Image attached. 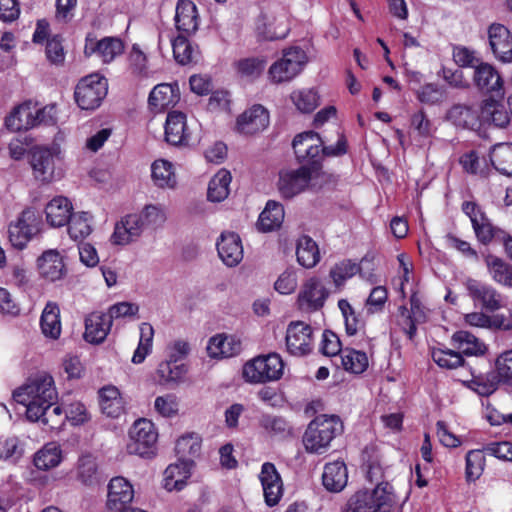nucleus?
<instances>
[{
	"label": "nucleus",
	"instance_id": "393cba45",
	"mask_svg": "<svg viewBox=\"0 0 512 512\" xmlns=\"http://www.w3.org/2000/svg\"><path fill=\"white\" fill-rule=\"evenodd\" d=\"M186 115L180 111L168 113L165 122V140L174 146L189 145L191 133L187 127Z\"/></svg>",
	"mask_w": 512,
	"mask_h": 512
},
{
	"label": "nucleus",
	"instance_id": "9b49d317",
	"mask_svg": "<svg viewBox=\"0 0 512 512\" xmlns=\"http://www.w3.org/2000/svg\"><path fill=\"white\" fill-rule=\"evenodd\" d=\"M462 211L470 218L476 238L480 243L487 245L493 240L501 242L505 237L507 232L494 226L476 202L464 201Z\"/></svg>",
	"mask_w": 512,
	"mask_h": 512
},
{
	"label": "nucleus",
	"instance_id": "a19ab883",
	"mask_svg": "<svg viewBox=\"0 0 512 512\" xmlns=\"http://www.w3.org/2000/svg\"><path fill=\"white\" fill-rule=\"evenodd\" d=\"M297 262L304 268H313L320 261L317 243L307 235L301 236L296 245Z\"/></svg>",
	"mask_w": 512,
	"mask_h": 512
},
{
	"label": "nucleus",
	"instance_id": "680f3d73",
	"mask_svg": "<svg viewBox=\"0 0 512 512\" xmlns=\"http://www.w3.org/2000/svg\"><path fill=\"white\" fill-rule=\"evenodd\" d=\"M358 272H360L359 264L347 259L335 264V266L331 268L330 277L333 279L335 285L339 287Z\"/></svg>",
	"mask_w": 512,
	"mask_h": 512
},
{
	"label": "nucleus",
	"instance_id": "bb28decb",
	"mask_svg": "<svg viewBox=\"0 0 512 512\" xmlns=\"http://www.w3.org/2000/svg\"><path fill=\"white\" fill-rule=\"evenodd\" d=\"M180 100L178 84L161 83L150 92L148 103L152 111L162 112L174 107Z\"/></svg>",
	"mask_w": 512,
	"mask_h": 512
},
{
	"label": "nucleus",
	"instance_id": "cd10ccee",
	"mask_svg": "<svg viewBox=\"0 0 512 512\" xmlns=\"http://www.w3.org/2000/svg\"><path fill=\"white\" fill-rule=\"evenodd\" d=\"M175 27L179 34L193 35L199 27L197 7L191 0H179L176 5Z\"/></svg>",
	"mask_w": 512,
	"mask_h": 512
},
{
	"label": "nucleus",
	"instance_id": "c756f323",
	"mask_svg": "<svg viewBox=\"0 0 512 512\" xmlns=\"http://www.w3.org/2000/svg\"><path fill=\"white\" fill-rule=\"evenodd\" d=\"M5 126L12 132L28 131L36 127L34 103L28 100L16 106L5 118Z\"/></svg>",
	"mask_w": 512,
	"mask_h": 512
},
{
	"label": "nucleus",
	"instance_id": "4d7b16f0",
	"mask_svg": "<svg viewBox=\"0 0 512 512\" xmlns=\"http://www.w3.org/2000/svg\"><path fill=\"white\" fill-rule=\"evenodd\" d=\"M338 308L344 318L345 332L348 336H354L364 328V321L361 319L360 314L356 313L348 300L340 299L338 301Z\"/></svg>",
	"mask_w": 512,
	"mask_h": 512
},
{
	"label": "nucleus",
	"instance_id": "79ce46f5",
	"mask_svg": "<svg viewBox=\"0 0 512 512\" xmlns=\"http://www.w3.org/2000/svg\"><path fill=\"white\" fill-rule=\"evenodd\" d=\"M190 477V469L186 462L170 464L164 471V488L171 492L181 491Z\"/></svg>",
	"mask_w": 512,
	"mask_h": 512
},
{
	"label": "nucleus",
	"instance_id": "052dcab7",
	"mask_svg": "<svg viewBox=\"0 0 512 512\" xmlns=\"http://www.w3.org/2000/svg\"><path fill=\"white\" fill-rule=\"evenodd\" d=\"M267 61L263 57L243 58L236 62L237 72L245 78H258L266 67Z\"/></svg>",
	"mask_w": 512,
	"mask_h": 512
},
{
	"label": "nucleus",
	"instance_id": "4468645a",
	"mask_svg": "<svg viewBox=\"0 0 512 512\" xmlns=\"http://www.w3.org/2000/svg\"><path fill=\"white\" fill-rule=\"evenodd\" d=\"M287 352L293 356H305L311 353L313 349V329L302 321H292L289 323L286 336Z\"/></svg>",
	"mask_w": 512,
	"mask_h": 512
},
{
	"label": "nucleus",
	"instance_id": "37998d69",
	"mask_svg": "<svg viewBox=\"0 0 512 512\" xmlns=\"http://www.w3.org/2000/svg\"><path fill=\"white\" fill-rule=\"evenodd\" d=\"M42 333L51 339H58L61 334L60 308L54 302H48L40 318Z\"/></svg>",
	"mask_w": 512,
	"mask_h": 512
},
{
	"label": "nucleus",
	"instance_id": "412c9836",
	"mask_svg": "<svg viewBox=\"0 0 512 512\" xmlns=\"http://www.w3.org/2000/svg\"><path fill=\"white\" fill-rule=\"evenodd\" d=\"M328 295V290L318 278H310L298 295L299 308L306 312L318 311L324 306Z\"/></svg>",
	"mask_w": 512,
	"mask_h": 512
},
{
	"label": "nucleus",
	"instance_id": "f3484780",
	"mask_svg": "<svg viewBox=\"0 0 512 512\" xmlns=\"http://www.w3.org/2000/svg\"><path fill=\"white\" fill-rule=\"evenodd\" d=\"M60 154L59 147L36 146L30 151V165L36 180L49 183L54 179L55 158Z\"/></svg>",
	"mask_w": 512,
	"mask_h": 512
},
{
	"label": "nucleus",
	"instance_id": "c9c22d12",
	"mask_svg": "<svg viewBox=\"0 0 512 512\" xmlns=\"http://www.w3.org/2000/svg\"><path fill=\"white\" fill-rule=\"evenodd\" d=\"M72 210V203L67 197L56 196L45 207L46 220L52 227L65 226Z\"/></svg>",
	"mask_w": 512,
	"mask_h": 512
},
{
	"label": "nucleus",
	"instance_id": "6e6552de",
	"mask_svg": "<svg viewBox=\"0 0 512 512\" xmlns=\"http://www.w3.org/2000/svg\"><path fill=\"white\" fill-rule=\"evenodd\" d=\"M129 438L127 451L130 454L146 458L156 454L158 433L150 420L142 418L135 421L129 431Z\"/></svg>",
	"mask_w": 512,
	"mask_h": 512
},
{
	"label": "nucleus",
	"instance_id": "72a5a7b5",
	"mask_svg": "<svg viewBox=\"0 0 512 512\" xmlns=\"http://www.w3.org/2000/svg\"><path fill=\"white\" fill-rule=\"evenodd\" d=\"M111 326L105 313H92L85 319L84 339L91 344H100L106 339Z\"/></svg>",
	"mask_w": 512,
	"mask_h": 512
},
{
	"label": "nucleus",
	"instance_id": "5701e85b",
	"mask_svg": "<svg viewBox=\"0 0 512 512\" xmlns=\"http://www.w3.org/2000/svg\"><path fill=\"white\" fill-rule=\"evenodd\" d=\"M488 39L491 50L499 61L512 62V34L507 27L499 23L491 24Z\"/></svg>",
	"mask_w": 512,
	"mask_h": 512
},
{
	"label": "nucleus",
	"instance_id": "8fccbe9b",
	"mask_svg": "<svg viewBox=\"0 0 512 512\" xmlns=\"http://www.w3.org/2000/svg\"><path fill=\"white\" fill-rule=\"evenodd\" d=\"M260 425L272 437L286 439L293 436L292 425L282 416L263 415Z\"/></svg>",
	"mask_w": 512,
	"mask_h": 512
},
{
	"label": "nucleus",
	"instance_id": "f257e3e1",
	"mask_svg": "<svg viewBox=\"0 0 512 512\" xmlns=\"http://www.w3.org/2000/svg\"><path fill=\"white\" fill-rule=\"evenodd\" d=\"M13 399L26 407L28 420L36 421L41 416H47L46 409L58 400L53 377L47 373L35 376L13 392Z\"/></svg>",
	"mask_w": 512,
	"mask_h": 512
},
{
	"label": "nucleus",
	"instance_id": "864d4df0",
	"mask_svg": "<svg viewBox=\"0 0 512 512\" xmlns=\"http://www.w3.org/2000/svg\"><path fill=\"white\" fill-rule=\"evenodd\" d=\"M152 179L158 187L173 188L176 185V176L172 164L163 159L156 160L151 167Z\"/></svg>",
	"mask_w": 512,
	"mask_h": 512
},
{
	"label": "nucleus",
	"instance_id": "dca6fc26",
	"mask_svg": "<svg viewBox=\"0 0 512 512\" xmlns=\"http://www.w3.org/2000/svg\"><path fill=\"white\" fill-rule=\"evenodd\" d=\"M473 83L488 98H504V81L499 72L489 63L481 62L476 65L473 73Z\"/></svg>",
	"mask_w": 512,
	"mask_h": 512
},
{
	"label": "nucleus",
	"instance_id": "7c9ffc66",
	"mask_svg": "<svg viewBox=\"0 0 512 512\" xmlns=\"http://www.w3.org/2000/svg\"><path fill=\"white\" fill-rule=\"evenodd\" d=\"M289 31V27L278 23L276 17H270L265 13H260L256 18L255 33L259 40L275 41L284 39Z\"/></svg>",
	"mask_w": 512,
	"mask_h": 512
},
{
	"label": "nucleus",
	"instance_id": "58836bf2",
	"mask_svg": "<svg viewBox=\"0 0 512 512\" xmlns=\"http://www.w3.org/2000/svg\"><path fill=\"white\" fill-rule=\"evenodd\" d=\"M284 207L281 203L269 200L257 221L260 232H271L281 227L284 220Z\"/></svg>",
	"mask_w": 512,
	"mask_h": 512
},
{
	"label": "nucleus",
	"instance_id": "aec40b11",
	"mask_svg": "<svg viewBox=\"0 0 512 512\" xmlns=\"http://www.w3.org/2000/svg\"><path fill=\"white\" fill-rule=\"evenodd\" d=\"M269 125V112L260 104L245 110L236 119V130L244 135H254L265 130Z\"/></svg>",
	"mask_w": 512,
	"mask_h": 512
},
{
	"label": "nucleus",
	"instance_id": "338daca9",
	"mask_svg": "<svg viewBox=\"0 0 512 512\" xmlns=\"http://www.w3.org/2000/svg\"><path fill=\"white\" fill-rule=\"evenodd\" d=\"M343 350L338 335L331 330H325L322 334L321 353L325 356H337L341 355Z\"/></svg>",
	"mask_w": 512,
	"mask_h": 512
},
{
	"label": "nucleus",
	"instance_id": "f704fd0d",
	"mask_svg": "<svg viewBox=\"0 0 512 512\" xmlns=\"http://www.w3.org/2000/svg\"><path fill=\"white\" fill-rule=\"evenodd\" d=\"M451 343L462 356H483L487 352L486 344L469 331H456Z\"/></svg>",
	"mask_w": 512,
	"mask_h": 512
},
{
	"label": "nucleus",
	"instance_id": "2f4dec72",
	"mask_svg": "<svg viewBox=\"0 0 512 512\" xmlns=\"http://www.w3.org/2000/svg\"><path fill=\"white\" fill-rule=\"evenodd\" d=\"M348 471L344 461L326 463L322 474V484L330 492H340L347 485Z\"/></svg>",
	"mask_w": 512,
	"mask_h": 512
},
{
	"label": "nucleus",
	"instance_id": "7ed1b4c3",
	"mask_svg": "<svg viewBox=\"0 0 512 512\" xmlns=\"http://www.w3.org/2000/svg\"><path fill=\"white\" fill-rule=\"evenodd\" d=\"M344 430L342 420L337 415H317L307 426L303 435L306 452L312 454L325 453L332 440Z\"/></svg>",
	"mask_w": 512,
	"mask_h": 512
},
{
	"label": "nucleus",
	"instance_id": "b1692460",
	"mask_svg": "<svg viewBox=\"0 0 512 512\" xmlns=\"http://www.w3.org/2000/svg\"><path fill=\"white\" fill-rule=\"evenodd\" d=\"M134 490L130 482L118 476L110 480L106 506L112 512H118L131 506Z\"/></svg>",
	"mask_w": 512,
	"mask_h": 512
},
{
	"label": "nucleus",
	"instance_id": "a211bd4d",
	"mask_svg": "<svg viewBox=\"0 0 512 512\" xmlns=\"http://www.w3.org/2000/svg\"><path fill=\"white\" fill-rule=\"evenodd\" d=\"M312 174L307 166H300L296 170H282L279 172L278 190L285 199H291L300 194L308 186Z\"/></svg>",
	"mask_w": 512,
	"mask_h": 512
},
{
	"label": "nucleus",
	"instance_id": "9d476101",
	"mask_svg": "<svg viewBox=\"0 0 512 512\" xmlns=\"http://www.w3.org/2000/svg\"><path fill=\"white\" fill-rule=\"evenodd\" d=\"M41 215L34 208L24 209L17 220L8 228L9 241L13 247L22 250L40 231Z\"/></svg>",
	"mask_w": 512,
	"mask_h": 512
},
{
	"label": "nucleus",
	"instance_id": "423d86ee",
	"mask_svg": "<svg viewBox=\"0 0 512 512\" xmlns=\"http://www.w3.org/2000/svg\"><path fill=\"white\" fill-rule=\"evenodd\" d=\"M348 151V141L343 132L338 133V139L335 146L328 145L324 146V141L321 136L318 134L315 142L306 148V150H299V160L301 166H307L311 174L318 172L322 168V157H339L345 155Z\"/></svg>",
	"mask_w": 512,
	"mask_h": 512
},
{
	"label": "nucleus",
	"instance_id": "473e14b6",
	"mask_svg": "<svg viewBox=\"0 0 512 512\" xmlns=\"http://www.w3.org/2000/svg\"><path fill=\"white\" fill-rule=\"evenodd\" d=\"M37 267L40 275L52 282L60 280L66 273L62 256L59 252L53 250L44 252L38 258Z\"/></svg>",
	"mask_w": 512,
	"mask_h": 512
},
{
	"label": "nucleus",
	"instance_id": "f8f14e48",
	"mask_svg": "<svg viewBox=\"0 0 512 512\" xmlns=\"http://www.w3.org/2000/svg\"><path fill=\"white\" fill-rule=\"evenodd\" d=\"M481 365L486 366L487 362L482 360L477 362L476 365L468 364L467 374L463 375L460 381L480 396L487 397L497 390L499 383H502V379H500L497 371L490 370L484 373L480 367Z\"/></svg>",
	"mask_w": 512,
	"mask_h": 512
},
{
	"label": "nucleus",
	"instance_id": "2eb2a0df",
	"mask_svg": "<svg viewBox=\"0 0 512 512\" xmlns=\"http://www.w3.org/2000/svg\"><path fill=\"white\" fill-rule=\"evenodd\" d=\"M465 287L475 306H480L487 312H495L503 307L502 294L491 285L468 278Z\"/></svg>",
	"mask_w": 512,
	"mask_h": 512
},
{
	"label": "nucleus",
	"instance_id": "a18cd8bd",
	"mask_svg": "<svg viewBox=\"0 0 512 512\" xmlns=\"http://www.w3.org/2000/svg\"><path fill=\"white\" fill-rule=\"evenodd\" d=\"M485 263L492 279L500 285L512 287V265L495 255H487Z\"/></svg>",
	"mask_w": 512,
	"mask_h": 512
},
{
	"label": "nucleus",
	"instance_id": "0e129e2a",
	"mask_svg": "<svg viewBox=\"0 0 512 512\" xmlns=\"http://www.w3.org/2000/svg\"><path fill=\"white\" fill-rule=\"evenodd\" d=\"M399 313L402 316H407L414 320H418V322H426L427 320L426 309L422 304L417 292H413L410 296V313L406 306H400Z\"/></svg>",
	"mask_w": 512,
	"mask_h": 512
},
{
	"label": "nucleus",
	"instance_id": "4be33fe9",
	"mask_svg": "<svg viewBox=\"0 0 512 512\" xmlns=\"http://www.w3.org/2000/svg\"><path fill=\"white\" fill-rule=\"evenodd\" d=\"M259 479L267 506L277 505L283 496V482L276 466L271 462L263 463Z\"/></svg>",
	"mask_w": 512,
	"mask_h": 512
},
{
	"label": "nucleus",
	"instance_id": "39448f33",
	"mask_svg": "<svg viewBox=\"0 0 512 512\" xmlns=\"http://www.w3.org/2000/svg\"><path fill=\"white\" fill-rule=\"evenodd\" d=\"M284 362L278 353L259 355L243 367V376L250 383H266L279 380L283 375Z\"/></svg>",
	"mask_w": 512,
	"mask_h": 512
},
{
	"label": "nucleus",
	"instance_id": "1a4fd4ad",
	"mask_svg": "<svg viewBox=\"0 0 512 512\" xmlns=\"http://www.w3.org/2000/svg\"><path fill=\"white\" fill-rule=\"evenodd\" d=\"M189 350L190 348L187 342L181 340L174 342L170 348L168 359L162 361L156 370L159 384L167 385L177 383L184 378L188 372V367L184 363L178 364V362L188 355Z\"/></svg>",
	"mask_w": 512,
	"mask_h": 512
},
{
	"label": "nucleus",
	"instance_id": "f03ea898",
	"mask_svg": "<svg viewBox=\"0 0 512 512\" xmlns=\"http://www.w3.org/2000/svg\"><path fill=\"white\" fill-rule=\"evenodd\" d=\"M166 220L164 210L157 205H146L140 214H129L115 225L112 234L114 244L126 245L137 239L144 228L155 229Z\"/></svg>",
	"mask_w": 512,
	"mask_h": 512
},
{
	"label": "nucleus",
	"instance_id": "20e7f679",
	"mask_svg": "<svg viewBox=\"0 0 512 512\" xmlns=\"http://www.w3.org/2000/svg\"><path fill=\"white\" fill-rule=\"evenodd\" d=\"M393 502V487L389 482L376 484L372 490H359L349 497L342 512H387Z\"/></svg>",
	"mask_w": 512,
	"mask_h": 512
},
{
	"label": "nucleus",
	"instance_id": "09e8293b",
	"mask_svg": "<svg viewBox=\"0 0 512 512\" xmlns=\"http://www.w3.org/2000/svg\"><path fill=\"white\" fill-rule=\"evenodd\" d=\"M433 361L441 368L468 370V364L458 350L434 348L431 353Z\"/></svg>",
	"mask_w": 512,
	"mask_h": 512
},
{
	"label": "nucleus",
	"instance_id": "a878e982",
	"mask_svg": "<svg viewBox=\"0 0 512 512\" xmlns=\"http://www.w3.org/2000/svg\"><path fill=\"white\" fill-rule=\"evenodd\" d=\"M216 247L220 259L229 267L238 265L243 259L241 238L235 232H222Z\"/></svg>",
	"mask_w": 512,
	"mask_h": 512
},
{
	"label": "nucleus",
	"instance_id": "6e6d98bb",
	"mask_svg": "<svg viewBox=\"0 0 512 512\" xmlns=\"http://www.w3.org/2000/svg\"><path fill=\"white\" fill-rule=\"evenodd\" d=\"M90 218L87 212L71 214L66 225H68V234L73 240H83L91 233Z\"/></svg>",
	"mask_w": 512,
	"mask_h": 512
},
{
	"label": "nucleus",
	"instance_id": "49530a36",
	"mask_svg": "<svg viewBox=\"0 0 512 512\" xmlns=\"http://www.w3.org/2000/svg\"><path fill=\"white\" fill-rule=\"evenodd\" d=\"M62 461V450L56 442L45 444L34 455V465L37 469L47 471L60 464Z\"/></svg>",
	"mask_w": 512,
	"mask_h": 512
},
{
	"label": "nucleus",
	"instance_id": "de8ad7c7",
	"mask_svg": "<svg viewBox=\"0 0 512 512\" xmlns=\"http://www.w3.org/2000/svg\"><path fill=\"white\" fill-rule=\"evenodd\" d=\"M493 167L501 174L512 176V143H499L490 152Z\"/></svg>",
	"mask_w": 512,
	"mask_h": 512
},
{
	"label": "nucleus",
	"instance_id": "13d9d810",
	"mask_svg": "<svg viewBox=\"0 0 512 512\" xmlns=\"http://www.w3.org/2000/svg\"><path fill=\"white\" fill-rule=\"evenodd\" d=\"M447 97V91L443 86L435 83H427L416 91V98L426 105H438Z\"/></svg>",
	"mask_w": 512,
	"mask_h": 512
},
{
	"label": "nucleus",
	"instance_id": "6ab92c4d",
	"mask_svg": "<svg viewBox=\"0 0 512 512\" xmlns=\"http://www.w3.org/2000/svg\"><path fill=\"white\" fill-rule=\"evenodd\" d=\"M124 50L123 42L116 37H104L97 40L92 34H88L85 40L84 53L86 56L96 54L104 63L112 62Z\"/></svg>",
	"mask_w": 512,
	"mask_h": 512
},
{
	"label": "nucleus",
	"instance_id": "e433bc0d",
	"mask_svg": "<svg viewBox=\"0 0 512 512\" xmlns=\"http://www.w3.org/2000/svg\"><path fill=\"white\" fill-rule=\"evenodd\" d=\"M206 349L212 358H227L238 355L242 344L234 337L218 334L210 338Z\"/></svg>",
	"mask_w": 512,
	"mask_h": 512
},
{
	"label": "nucleus",
	"instance_id": "e2e57ef3",
	"mask_svg": "<svg viewBox=\"0 0 512 512\" xmlns=\"http://www.w3.org/2000/svg\"><path fill=\"white\" fill-rule=\"evenodd\" d=\"M78 478L85 485H92L97 481V464L91 456H83L78 462Z\"/></svg>",
	"mask_w": 512,
	"mask_h": 512
},
{
	"label": "nucleus",
	"instance_id": "4c0bfd02",
	"mask_svg": "<svg viewBox=\"0 0 512 512\" xmlns=\"http://www.w3.org/2000/svg\"><path fill=\"white\" fill-rule=\"evenodd\" d=\"M191 35L178 34L172 40V50L175 61L180 65L197 63L201 53L197 45H193L188 39Z\"/></svg>",
	"mask_w": 512,
	"mask_h": 512
},
{
	"label": "nucleus",
	"instance_id": "69168bd1",
	"mask_svg": "<svg viewBox=\"0 0 512 512\" xmlns=\"http://www.w3.org/2000/svg\"><path fill=\"white\" fill-rule=\"evenodd\" d=\"M502 383L512 387V349L501 353L495 362Z\"/></svg>",
	"mask_w": 512,
	"mask_h": 512
},
{
	"label": "nucleus",
	"instance_id": "5fc2aeb1",
	"mask_svg": "<svg viewBox=\"0 0 512 512\" xmlns=\"http://www.w3.org/2000/svg\"><path fill=\"white\" fill-rule=\"evenodd\" d=\"M506 314H495L493 316H488L483 312H472L465 315V322L471 326L480 327V328H494L504 330V327H508V324H505Z\"/></svg>",
	"mask_w": 512,
	"mask_h": 512
},
{
	"label": "nucleus",
	"instance_id": "3c124183",
	"mask_svg": "<svg viewBox=\"0 0 512 512\" xmlns=\"http://www.w3.org/2000/svg\"><path fill=\"white\" fill-rule=\"evenodd\" d=\"M486 465L485 450L472 449L465 456V479L468 483L478 480Z\"/></svg>",
	"mask_w": 512,
	"mask_h": 512
},
{
	"label": "nucleus",
	"instance_id": "bf43d9fd",
	"mask_svg": "<svg viewBox=\"0 0 512 512\" xmlns=\"http://www.w3.org/2000/svg\"><path fill=\"white\" fill-rule=\"evenodd\" d=\"M290 98L301 113H311L319 105V96L314 89L294 91Z\"/></svg>",
	"mask_w": 512,
	"mask_h": 512
},
{
	"label": "nucleus",
	"instance_id": "0eeeda50",
	"mask_svg": "<svg viewBox=\"0 0 512 512\" xmlns=\"http://www.w3.org/2000/svg\"><path fill=\"white\" fill-rule=\"evenodd\" d=\"M107 93V79L98 73H92L79 80L74 90V98L82 110H94L100 106Z\"/></svg>",
	"mask_w": 512,
	"mask_h": 512
},
{
	"label": "nucleus",
	"instance_id": "774afa93",
	"mask_svg": "<svg viewBox=\"0 0 512 512\" xmlns=\"http://www.w3.org/2000/svg\"><path fill=\"white\" fill-rule=\"evenodd\" d=\"M388 299V291L384 286L374 287L367 300L366 306L369 313L381 311Z\"/></svg>",
	"mask_w": 512,
	"mask_h": 512
},
{
	"label": "nucleus",
	"instance_id": "c03bdc74",
	"mask_svg": "<svg viewBox=\"0 0 512 512\" xmlns=\"http://www.w3.org/2000/svg\"><path fill=\"white\" fill-rule=\"evenodd\" d=\"M231 180L230 171L224 168L220 169L208 184L207 199L211 202L224 201L230 193L229 185Z\"/></svg>",
	"mask_w": 512,
	"mask_h": 512
},
{
	"label": "nucleus",
	"instance_id": "ea45409f",
	"mask_svg": "<svg viewBox=\"0 0 512 512\" xmlns=\"http://www.w3.org/2000/svg\"><path fill=\"white\" fill-rule=\"evenodd\" d=\"M447 118L458 127L474 129L482 125L481 110L478 112L467 105L452 106L447 113Z\"/></svg>",
	"mask_w": 512,
	"mask_h": 512
},
{
	"label": "nucleus",
	"instance_id": "603ef678",
	"mask_svg": "<svg viewBox=\"0 0 512 512\" xmlns=\"http://www.w3.org/2000/svg\"><path fill=\"white\" fill-rule=\"evenodd\" d=\"M343 368L353 374H362L368 368V357L363 351L346 347L340 355Z\"/></svg>",
	"mask_w": 512,
	"mask_h": 512
},
{
	"label": "nucleus",
	"instance_id": "c85d7f7f",
	"mask_svg": "<svg viewBox=\"0 0 512 512\" xmlns=\"http://www.w3.org/2000/svg\"><path fill=\"white\" fill-rule=\"evenodd\" d=\"M503 98L490 97L483 100L481 104L482 125H494L504 128L510 122L511 113L508 112L501 103Z\"/></svg>",
	"mask_w": 512,
	"mask_h": 512
},
{
	"label": "nucleus",
	"instance_id": "ddd939ff",
	"mask_svg": "<svg viewBox=\"0 0 512 512\" xmlns=\"http://www.w3.org/2000/svg\"><path fill=\"white\" fill-rule=\"evenodd\" d=\"M305 58L304 51L299 47H291L285 50L283 57L269 69L271 80L275 83L290 81L302 70Z\"/></svg>",
	"mask_w": 512,
	"mask_h": 512
}]
</instances>
